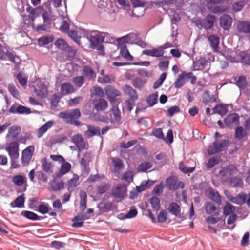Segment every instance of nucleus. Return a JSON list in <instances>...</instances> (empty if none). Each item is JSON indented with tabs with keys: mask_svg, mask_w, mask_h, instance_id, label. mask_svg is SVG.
<instances>
[{
	"mask_svg": "<svg viewBox=\"0 0 250 250\" xmlns=\"http://www.w3.org/2000/svg\"><path fill=\"white\" fill-rule=\"evenodd\" d=\"M123 91L125 95L130 97V99L126 100L125 103L128 105V109L130 111L132 109V105L133 104L131 102H133L138 99V94L136 91L128 85H124L123 87Z\"/></svg>",
	"mask_w": 250,
	"mask_h": 250,
	"instance_id": "1",
	"label": "nucleus"
},
{
	"mask_svg": "<svg viewBox=\"0 0 250 250\" xmlns=\"http://www.w3.org/2000/svg\"><path fill=\"white\" fill-rule=\"evenodd\" d=\"M6 57L15 64H19L21 61L20 58L9 51L7 47L0 44V59L6 60Z\"/></svg>",
	"mask_w": 250,
	"mask_h": 250,
	"instance_id": "2",
	"label": "nucleus"
},
{
	"mask_svg": "<svg viewBox=\"0 0 250 250\" xmlns=\"http://www.w3.org/2000/svg\"><path fill=\"white\" fill-rule=\"evenodd\" d=\"M227 143L228 141L226 140H215L212 145L208 146L207 149L208 153L209 155H213L222 151L226 146Z\"/></svg>",
	"mask_w": 250,
	"mask_h": 250,
	"instance_id": "3",
	"label": "nucleus"
},
{
	"mask_svg": "<svg viewBox=\"0 0 250 250\" xmlns=\"http://www.w3.org/2000/svg\"><path fill=\"white\" fill-rule=\"evenodd\" d=\"M35 151L34 146H28L22 151L21 162L23 166H26L30 163Z\"/></svg>",
	"mask_w": 250,
	"mask_h": 250,
	"instance_id": "4",
	"label": "nucleus"
},
{
	"mask_svg": "<svg viewBox=\"0 0 250 250\" xmlns=\"http://www.w3.org/2000/svg\"><path fill=\"white\" fill-rule=\"evenodd\" d=\"M81 116V113L79 109L71 110L70 112H62L59 115L60 118L65 119L67 122H71L74 120L79 119Z\"/></svg>",
	"mask_w": 250,
	"mask_h": 250,
	"instance_id": "5",
	"label": "nucleus"
},
{
	"mask_svg": "<svg viewBox=\"0 0 250 250\" xmlns=\"http://www.w3.org/2000/svg\"><path fill=\"white\" fill-rule=\"evenodd\" d=\"M5 150L10 158L19 156V145L17 141L7 143L5 146Z\"/></svg>",
	"mask_w": 250,
	"mask_h": 250,
	"instance_id": "6",
	"label": "nucleus"
},
{
	"mask_svg": "<svg viewBox=\"0 0 250 250\" xmlns=\"http://www.w3.org/2000/svg\"><path fill=\"white\" fill-rule=\"evenodd\" d=\"M108 34L106 32H93L89 39L91 45L93 46L102 43L104 41L105 37Z\"/></svg>",
	"mask_w": 250,
	"mask_h": 250,
	"instance_id": "7",
	"label": "nucleus"
},
{
	"mask_svg": "<svg viewBox=\"0 0 250 250\" xmlns=\"http://www.w3.org/2000/svg\"><path fill=\"white\" fill-rule=\"evenodd\" d=\"M126 187L125 184H119L112 188L111 194L116 198L123 199L126 194Z\"/></svg>",
	"mask_w": 250,
	"mask_h": 250,
	"instance_id": "8",
	"label": "nucleus"
},
{
	"mask_svg": "<svg viewBox=\"0 0 250 250\" xmlns=\"http://www.w3.org/2000/svg\"><path fill=\"white\" fill-rule=\"evenodd\" d=\"M8 111L10 113L19 114H29L31 112L29 108L21 105H18L16 103L10 107Z\"/></svg>",
	"mask_w": 250,
	"mask_h": 250,
	"instance_id": "9",
	"label": "nucleus"
},
{
	"mask_svg": "<svg viewBox=\"0 0 250 250\" xmlns=\"http://www.w3.org/2000/svg\"><path fill=\"white\" fill-rule=\"evenodd\" d=\"M105 93L108 100L113 102L117 97L121 95L120 92L112 85H107L105 88Z\"/></svg>",
	"mask_w": 250,
	"mask_h": 250,
	"instance_id": "10",
	"label": "nucleus"
},
{
	"mask_svg": "<svg viewBox=\"0 0 250 250\" xmlns=\"http://www.w3.org/2000/svg\"><path fill=\"white\" fill-rule=\"evenodd\" d=\"M166 186L170 190H175L179 188H183L184 184L183 182L178 181L173 177H170L166 180Z\"/></svg>",
	"mask_w": 250,
	"mask_h": 250,
	"instance_id": "11",
	"label": "nucleus"
},
{
	"mask_svg": "<svg viewBox=\"0 0 250 250\" xmlns=\"http://www.w3.org/2000/svg\"><path fill=\"white\" fill-rule=\"evenodd\" d=\"M225 124L227 126L232 127L239 124V116L237 113H231L228 115L225 120Z\"/></svg>",
	"mask_w": 250,
	"mask_h": 250,
	"instance_id": "12",
	"label": "nucleus"
},
{
	"mask_svg": "<svg viewBox=\"0 0 250 250\" xmlns=\"http://www.w3.org/2000/svg\"><path fill=\"white\" fill-rule=\"evenodd\" d=\"M94 108L98 111L106 110L108 106L107 101L103 98H97L92 102Z\"/></svg>",
	"mask_w": 250,
	"mask_h": 250,
	"instance_id": "13",
	"label": "nucleus"
},
{
	"mask_svg": "<svg viewBox=\"0 0 250 250\" xmlns=\"http://www.w3.org/2000/svg\"><path fill=\"white\" fill-rule=\"evenodd\" d=\"M108 114V120L111 123H119L121 119L120 111L117 106H113Z\"/></svg>",
	"mask_w": 250,
	"mask_h": 250,
	"instance_id": "14",
	"label": "nucleus"
},
{
	"mask_svg": "<svg viewBox=\"0 0 250 250\" xmlns=\"http://www.w3.org/2000/svg\"><path fill=\"white\" fill-rule=\"evenodd\" d=\"M205 208L207 214L208 215L218 216L221 212L220 207H216L215 204L211 202H207Z\"/></svg>",
	"mask_w": 250,
	"mask_h": 250,
	"instance_id": "15",
	"label": "nucleus"
},
{
	"mask_svg": "<svg viewBox=\"0 0 250 250\" xmlns=\"http://www.w3.org/2000/svg\"><path fill=\"white\" fill-rule=\"evenodd\" d=\"M219 20L220 26L225 30H229L232 24V18L229 15L224 14Z\"/></svg>",
	"mask_w": 250,
	"mask_h": 250,
	"instance_id": "16",
	"label": "nucleus"
},
{
	"mask_svg": "<svg viewBox=\"0 0 250 250\" xmlns=\"http://www.w3.org/2000/svg\"><path fill=\"white\" fill-rule=\"evenodd\" d=\"M206 195L214 202L220 203L221 201V198L219 193L211 188H209L205 190Z\"/></svg>",
	"mask_w": 250,
	"mask_h": 250,
	"instance_id": "17",
	"label": "nucleus"
},
{
	"mask_svg": "<svg viewBox=\"0 0 250 250\" xmlns=\"http://www.w3.org/2000/svg\"><path fill=\"white\" fill-rule=\"evenodd\" d=\"M75 89L73 85L69 83H64L60 87V94L62 96L67 95L74 93Z\"/></svg>",
	"mask_w": 250,
	"mask_h": 250,
	"instance_id": "18",
	"label": "nucleus"
},
{
	"mask_svg": "<svg viewBox=\"0 0 250 250\" xmlns=\"http://www.w3.org/2000/svg\"><path fill=\"white\" fill-rule=\"evenodd\" d=\"M247 197V194L244 192H241L236 197H228V198L231 202L241 205L246 203Z\"/></svg>",
	"mask_w": 250,
	"mask_h": 250,
	"instance_id": "19",
	"label": "nucleus"
},
{
	"mask_svg": "<svg viewBox=\"0 0 250 250\" xmlns=\"http://www.w3.org/2000/svg\"><path fill=\"white\" fill-rule=\"evenodd\" d=\"M162 48L160 46L152 49L144 50L143 51L142 53L146 55L158 58L163 56L164 54V51L162 50Z\"/></svg>",
	"mask_w": 250,
	"mask_h": 250,
	"instance_id": "20",
	"label": "nucleus"
},
{
	"mask_svg": "<svg viewBox=\"0 0 250 250\" xmlns=\"http://www.w3.org/2000/svg\"><path fill=\"white\" fill-rule=\"evenodd\" d=\"M79 184V176L74 174L72 177L67 181L68 190L70 192L73 191Z\"/></svg>",
	"mask_w": 250,
	"mask_h": 250,
	"instance_id": "21",
	"label": "nucleus"
},
{
	"mask_svg": "<svg viewBox=\"0 0 250 250\" xmlns=\"http://www.w3.org/2000/svg\"><path fill=\"white\" fill-rule=\"evenodd\" d=\"M21 131V128L20 126L13 125L9 128L6 138H11L12 139H16L18 138Z\"/></svg>",
	"mask_w": 250,
	"mask_h": 250,
	"instance_id": "22",
	"label": "nucleus"
},
{
	"mask_svg": "<svg viewBox=\"0 0 250 250\" xmlns=\"http://www.w3.org/2000/svg\"><path fill=\"white\" fill-rule=\"evenodd\" d=\"M113 170L114 172L120 174L121 171L124 168V164L123 161L119 158H112Z\"/></svg>",
	"mask_w": 250,
	"mask_h": 250,
	"instance_id": "23",
	"label": "nucleus"
},
{
	"mask_svg": "<svg viewBox=\"0 0 250 250\" xmlns=\"http://www.w3.org/2000/svg\"><path fill=\"white\" fill-rule=\"evenodd\" d=\"M72 141L75 144L79 150L85 148V144L84 139L80 134L74 135Z\"/></svg>",
	"mask_w": 250,
	"mask_h": 250,
	"instance_id": "24",
	"label": "nucleus"
},
{
	"mask_svg": "<svg viewBox=\"0 0 250 250\" xmlns=\"http://www.w3.org/2000/svg\"><path fill=\"white\" fill-rule=\"evenodd\" d=\"M237 29L240 33H250V21H240L237 24Z\"/></svg>",
	"mask_w": 250,
	"mask_h": 250,
	"instance_id": "25",
	"label": "nucleus"
},
{
	"mask_svg": "<svg viewBox=\"0 0 250 250\" xmlns=\"http://www.w3.org/2000/svg\"><path fill=\"white\" fill-rule=\"evenodd\" d=\"M87 128V130L84 133V135L87 138H90L94 135L100 136L101 135L100 128L99 127H95L88 125Z\"/></svg>",
	"mask_w": 250,
	"mask_h": 250,
	"instance_id": "26",
	"label": "nucleus"
},
{
	"mask_svg": "<svg viewBox=\"0 0 250 250\" xmlns=\"http://www.w3.org/2000/svg\"><path fill=\"white\" fill-rule=\"evenodd\" d=\"M83 74L89 80L95 79L96 76L94 70L89 65H84L83 66Z\"/></svg>",
	"mask_w": 250,
	"mask_h": 250,
	"instance_id": "27",
	"label": "nucleus"
},
{
	"mask_svg": "<svg viewBox=\"0 0 250 250\" xmlns=\"http://www.w3.org/2000/svg\"><path fill=\"white\" fill-rule=\"evenodd\" d=\"M216 21V17L213 15H207L204 21V27L205 29H211Z\"/></svg>",
	"mask_w": 250,
	"mask_h": 250,
	"instance_id": "28",
	"label": "nucleus"
},
{
	"mask_svg": "<svg viewBox=\"0 0 250 250\" xmlns=\"http://www.w3.org/2000/svg\"><path fill=\"white\" fill-rule=\"evenodd\" d=\"M205 221L208 224H214L216 223L219 222L218 226L220 225L219 227L224 226L225 225V219H222L220 217H214L213 215H211L206 218Z\"/></svg>",
	"mask_w": 250,
	"mask_h": 250,
	"instance_id": "29",
	"label": "nucleus"
},
{
	"mask_svg": "<svg viewBox=\"0 0 250 250\" xmlns=\"http://www.w3.org/2000/svg\"><path fill=\"white\" fill-rule=\"evenodd\" d=\"M169 211L176 217H181V207L176 203L172 202L168 208Z\"/></svg>",
	"mask_w": 250,
	"mask_h": 250,
	"instance_id": "30",
	"label": "nucleus"
},
{
	"mask_svg": "<svg viewBox=\"0 0 250 250\" xmlns=\"http://www.w3.org/2000/svg\"><path fill=\"white\" fill-rule=\"evenodd\" d=\"M54 124L52 121H49L43 124L41 127L37 130V137L41 138L42 135L48 130V129L51 128Z\"/></svg>",
	"mask_w": 250,
	"mask_h": 250,
	"instance_id": "31",
	"label": "nucleus"
},
{
	"mask_svg": "<svg viewBox=\"0 0 250 250\" xmlns=\"http://www.w3.org/2000/svg\"><path fill=\"white\" fill-rule=\"evenodd\" d=\"M208 40L213 51L217 52L219 50V38L216 35H211L208 36Z\"/></svg>",
	"mask_w": 250,
	"mask_h": 250,
	"instance_id": "32",
	"label": "nucleus"
},
{
	"mask_svg": "<svg viewBox=\"0 0 250 250\" xmlns=\"http://www.w3.org/2000/svg\"><path fill=\"white\" fill-rule=\"evenodd\" d=\"M64 163L61 166L59 171L56 173L57 177L60 178L67 172H68L71 167V164L68 162H63Z\"/></svg>",
	"mask_w": 250,
	"mask_h": 250,
	"instance_id": "33",
	"label": "nucleus"
},
{
	"mask_svg": "<svg viewBox=\"0 0 250 250\" xmlns=\"http://www.w3.org/2000/svg\"><path fill=\"white\" fill-rule=\"evenodd\" d=\"M202 100L206 105L216 102V99L213 95H210L208 91L204 92L202 94Z\"/></svg>",
	"mask_w": 250,
	"mask_h": 250,
	"instance_id": "34",
	"label": "nucleus"
},
{
	"mask_svg": "<svg viewBox=\"0 0 250 250\" xmlns=\"http://www.w3.org/2000/svg\"><path fill=\"white\" fill-rule=\"evenodd\" d=\"M85 215H78L72 220L73 224L72 226L75 228H79L82 227L83 224L84 220L88 219Z\"/></svg>",
	"mask_w": 250,
	"mask_h": 250,
	"instance_id": "35",
	"label": "nucleus"
},
{
	"mask_svg": "<svg viewBox=\"0 0 250 250\" xmlns=\"http://www.w3.org/2000/svg\"><path fill=\"white\" fill-rule=\"evenodd\" d=\"M233 80L236 82V84L240 89H244L247 87V82L246 78L245 76H240L238 78L237 77H234Z\"/></svg>",
	"mask_w": 250,
	"mask_h": 250,
	"instance_id": "36",
	"label": "nucleus"
},
{
	"mask_svg": "<svg viewBox=\"0 0 250 250\" xmlns=\"http://www.w3.org/2000/svg\"><path fill=\"white\" fill-rule=\"evenodd\" d=\"M213 113H217L221 115H225L228 112V106L226 105L219 104L216 105L213 109Z\"/></svg>",
	"mask_w": 250,
	"mask_h": 250,
	"instance_id": "37",
	"label": "nucleus"
},
{
	"mask_svg": "<svg viewBox=\"0 0 250 250\" xmlns=\"http://www.w3.org/2000/svg\"><path fill=\"white\" fill-rule=\"evenodd\" d=\"M247 135L246 130L242 126L236 127L235 130V137L238 140H242Z\"/></svg>",
	"mask_w": 250,
	"mask_h": 250,
	"instance_id": "38",
	"label": "nucleus"
},
{
	"mask_svg": "<svg viewBox=\"0 0 250 250\" xmlns=\"http://www.w3.org/2000/svg\"><path fill=\"white\" fill-rule=\"evenodd\" d=\"M110 187L109 184L102 182L97 186V191L99 194L102 195L108 191Z\"/></svg>",
	"mask_w": 250,
	"mask_h": 250,
	"instance_id": "39",
	"label": "nucleus"
},
{
	"mask_svg": "<svg viewBox=\"0 0 250 250\" xmlns=\"http://www.w3.org/2000/svg\"><path fill=\"white\" fill-rule=\"evenodd\" d=\"M23 195H20L16 198L13 202H11L10 205L12 207L21 208L24 207L25 198Z\"/></svg>",
	"mask_w": 250,
	"mask_h": 250,
	"instance_id": "40",
	"label": "nucleus"
},
{
	"mask_svg": "<svg viewBox=\"0 0 250 250\" xmlns=\"http://www.w3.org/2000/svg\"><path fill=\"white\" fill-rule=\"evenodd\" d=\"M50 187L54 191H60L64 188V183L62 180L53 181L51 183Z\"/></svg>",
	"mask_w": 250,
	"mask_h": 250,
	"instance_id": "41",
	"label": "nucleus"
},
{
	"mask_svg": "<svg viewBox=\"0 0 250 250\" xmlns=\"http://www.w3.org/2000/svg\"><path fill=\"white\" fill-rule=\"evenodd\" d=\"M180 75L183 76V78L186 82L187 80L191 79V83L192 84H195L197 78L192 72H186V71H183L181 74H180Z\"/></svg>",
	"mask_w": 250,
	"mask_h": 250,
	"instance_id": "42",
	"label": "nucleus"
},
{
	"mask_svg": "<svg viewBox=\"0 0 250 250\" xmlns=\"http://www.w3.org/2000/svg\"><path fill=\"white\" fill-rule=\"evenodd\" d=\"M220 160L221 159L219 157L217 156H214L208 160V162L206 164V167L208 169H210L213 167L215 166L218 165Z\"/></svg>",
	"mask_w": 250,
	"mask_h": 250,
	"instance_id": "43",
	"label": "nucleus"
},
{
	"mask_svg": "<svg viewBox=\"0 0 250 250\" xmlns=\"http://www.w3.org/2000/svg\"><path fill=\"white\" fill-rule=\"evenodd\" d=\"M54 38L52 36H43L38 39V44L40 46L48 45L53 41Z\"/></svg>",
	"mask_w": 250,
	"mask_h": 250,
	"instance_id": "44",
	"label": "nucleus"
},
{
	"mask_svg": "<svg viewBox=\"0 0 250 250\" xmlns=\"http://www.w3.org/2000/svg\"><path fill=\"white\" fill-rule=\"evenodd\" d=\"M55 45L57 48L63 51H64L68 47L67 42L62 38L57 39L55 42Z\"/></svg>",
	"mask_w": 250,
	"mask_h": 250,
	"instance_id": "45",
	"label": "nucleus"
},
{
	"mask_svg": "<svg viewBox=\"0 0 250 250\" xmlns=\"http://www.w3.org/2000/svg\"><path fill=\"white\" fill-rule=\"evenodd\" d=\"M235 210V207L228 203L223 207V213L225 216L234 214Z\"/></svg>",
	"mask_w": 250,
	"mask_h": 250,
	"instance_id": "46",
	"label": "nucleus"
},
{
	"mask_svg": "<svg viewBox=\"0 0 250 250\" xmlns=\"http://www.w3.org/2000/svg\"><path fill=\"white\" fill-rule=\"evenodd\" d=\"M66 34L68 36L71 38L74 41H75L78 44L81 45V43L80 42L81 37L78 35V32L74 30H69Z\"/></svg>",
	"mask_w": 250,
	"mask_h": 250,
	"instance_id": "47",
	"label": "nucleus"
},
{
	"mask_svg": "<svg viewBox=\"0 0 250 250\" xmlns=\"http://www.w3.org/2000/svg\"><path fill=\"white\" fill-rule=\"evenodd\" d=\"M34 92L37 96L42 99L47 94V88L46 86H42V87H40L39 89H35Z\"/></svg>",
	"mask_w": 250,
	"mask_h": 250,
	"instance_id": "48",
	"label": "nucleus"
},
{
	"mask_svg": "<svg viewBox=\"0 0 250 250\" xmlns=\"http://www.w3.org/2000/svg\"><path fill=\"white\" fill-rule=\"evenodd\" d=\"M21 214L25 217L32 220H37L39 219V217L37 214L30 211H22Z\"/></svg>",
	"mask_w": 250,
	"mask_h": 250,
	"instance_id": "49",
	"label": "nucleus"
},
{
	"mask_svg": "<svg viewBox=\"0 0 250 250\" xmlns=\"http://www.w3.org/2000/svg\"><path fill=\"white\" fill-rule=\"evenodd\" d=\"M179 168L184 173L188 174L193 172L194 171L195 167H187L182 162H181L179 164Z\"/></svg>",
	"mask_w": 250,
	"mask_h": 250,
	"instance_id": "50",
	"label": "nucleus"
},
{
	"mask_svg": "<svg viewBox=\"0 0 250 250\" xmlns=\"http://www.w3.org/2000/svg\"><path fill=\"white\" fill-rule=\"evenodd\" d=\"M117 208V205H114L111 202L105 203L104 206L102 207V210L103 212H108L110 211H113Z\"/></svg>",
	"mask_w": 250,
	"mask_h": 250,
	"instance_id": "51",
	"label": "nucleus"
},
{
	"mask_svg": "<svg viewBox=\"0 0 250 250\" xmlns=\"http://www.w3.org/2000/svg\"><path fill=\"white\" fill-rule=\"evenodd\" d=\"M208 9L214 13H218L225 11V9L215 4H208Z\"/></svg>",
	"mask_w": 250,
	"mask_h": 250,
	"instance_id": "52",
	"label": "nucleus"
},
{
	"mask_svg": "<svg viewBox=\"0 0 250 250\" xmlns=\"http://www.w3.org/2000/svg\"><path fill=\"white\" fill-rule=\"evenodd\" d=\"M233 173V169L229 167H222L219 171V174L222 177L228 178Z\"/></svg>",
	"mask_w": 250,
	"mask_h": 250,
	"instance_id": "53",
	"label": "nucleus"
},
{
	"mask_svg": "<svg viewBox=\"0 0 250 250\" xmlns=\"http://www.w3.org/2000/svg\"><path fill=\"white\" fill-rule=\"evenodd\" d=\"M17 79L21 86L26 85L28 78L24 73L21 72H19L17 75Z\"/></svg>",
	"mask_w": 250,
	"mask_h": 250,
	"instance_id": "54",
	"label": "nucleus"
},
{
	"mask_svg": "<svg viewBox=\"0 0 250 250\" xmlns=\"http://www.w3.org/2000/svg\"><path fill=\"white\" fill-rule=\"evenodd\" d=\"M13 183L19 186L22 185L25 182H26V178L21 175H16L13 178Z\"/></svg>",
	"mask_w": 250,
	"mask_h": 250,
	"instance_id": "55",
	"label": "nucleus"
},
{
	"mask_svg": "<svg viewBox=\"0 0 250 250\" xmlns=\"http://www.w3.org/2000/svg\"><path fill=\"white\" fill-rule=\"evenodd\" d=\"M72 82L77 87L80 88L84 83L85 79L83 76H77L73 79Z\"/></svg>",
	"mask_w": 250,
	"mask_h": 250,
	"instance_id": "56",
	"label": "nucleus"
},
{
	"mask_svg": "<svg viewBox=\"0 0 250 250\" xmlns=\"http://www.w3.org/2000/svg\"><path fill=\"white\" fill-rule=\"evenodd\" d=\"M133 172L131 170H128L123 174L121 179L129 183L133 181Z\"/></svg>",
	"mask_w": 250,
	"mask_h": 250,
	"instance_id": "57",
	"label": "nucleus"
},
{
	"mask_svg": "<svg viewBox=\"0 0 250 250\" xmlns=\"http://www.w3.org/2000/svg\"><path fill=\"white\" fill-rule=\"evenodd\" d=\"M152 164L149 162H145L141 163L138 167V170L141 172H146L151 168Z\"/></svg>",
	"mask_w": 250,
	"mask_h": 250,
	"instance_id": "58",
	"label": "nucleus"
},
{
	"mask_svg": "<svg viewBox=\"0 0 250 250\" xmlns=\"http://www.w3.org/2000/svg\"><path fill=\"white\" fill-rule=\"evenodd\" d=\"M160 199L156 197H152L150 200V203L153 208L156 210H158L160 208Z\"/></svg>",
	"mask_w": 250,
	"mask_h": 250,
	"instance_id": "59",
	"label": "nucleus"
},
{
	"mask_svg": "<svg viewBox=\"0 0 250 250\" xmlns=\"http://www.w3.org/2000/svg\"><path fill=\"white\" fill-rule=\"evenodd\" d=\"M186 82L183 78V76L179 74L175 81L174 87L177 89L180 88L186 84Z\"/></svg>",
	"mask_w": 250,
	"mask_h": 250,
	"instance_id": "60",
	"label": "nucleus"
},
{
	"mask_svg": "<svg viewBox=\"0 0 250 250\" xmlns=\"http://www.w3.org/2000/svg\"><path fill=\"white\" fill-rule=\"evenodd\" d=\"M146 82L145 80L139 78H136L132 81V84L135 88L141 89L144 86Z\"/></svg>",
	"mask_w": 250,
	"mask_h": 250,
	"instance_id": "61",
	"label": "nucleus"
},
{
	"mask_svg": "<svg viewBox=\"0 0 250 250\" xmlns=\"http://www.w3.org/2000/svg\"><path fill=\"white\" fill-rule=\"evenodd\" d=\"M91 95L103 97L104 95V91L100 86H95L91 90Z\"/></svg>",
	"mask_w": 250,
	"mask_h": 250,
	"instance_id": "62",
	"label": "nucleus"
},
{
	"mask_svg": "<svg viewBox=\"0 0 250 250\" xmlns=\"http://www.w3.org/2000/svg\"><path fill=\"white\" fill-rule=\"evenodd\" d=\"M167 218V213L166 210H162L157 216V221L159 223L166 221Z\"/></svg>",
	"mask_w": 250,
	"mask_h": 250,
	"instance_id": "63",
	"label": "nucleus"
},
{
	"mask_svg": "<svg viewBox=\"0 0 250 250\" xmlns=\"http://www.w3.org/2000/svg\"><path fill=\"white\" fill-rule=\"evenodd\" d=\"M158 95L156 94H152L150 95L147 98L146 101L147 104L152 106L157 103Z\"/></svg>",
	"mask_w": 250,
	"mask_h": 250,
	"instance_id": "64",
	"label": "nucleus"
}]
</instances>
